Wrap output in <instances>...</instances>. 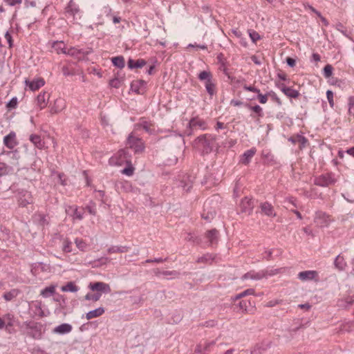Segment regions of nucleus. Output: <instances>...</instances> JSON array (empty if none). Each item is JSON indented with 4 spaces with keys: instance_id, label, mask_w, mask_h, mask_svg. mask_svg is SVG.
Segmentation results:
<instances>
[{
    "instance_id": "1",
    "label": "nucleus",
    "mask_w": 354,
    "mask_h": 354,
    "mask_svg": "<svg viewBox=\"0 0 354 354\" xmlns=\"http://www.w3.org/2000/svg\"><path fill=\"white\" fill-rule=\"evenodd\" d=\"M216 140V136L205 133L196 138L194 146L203 154H208L214 149H217L218 148Z\"/></svg>"
},
{
    "instance_id": "2",
    "label": "nucleus",
    "mask_w": 354,
    "mask_h": 354,
    "mask_svg": "<svg viewBox=\"0 0 354 354\" xmlns=\"http://www.w3.org/2000/svg\"><path fill=\"white\" fill-rule=\"evenodd\" d=\"M198 78L203 82L207 93L210 97L216 93V86L212 74L209 71H203L198 75Z\"/></svg>"
},
{
    "instance_id": "3",
    "label": "nucleus",
    "mask_w": 354,
    "mask_h": 354,
    "mask_svg": "<svg viewBox=\"0 0 354 354\" xmlns=\"http://www.w3.org/2000/svg\"><path fill=\"white\" fill-rule=\"evenodd\" d=\"M64 15L67 19L75 24L78 19L82 18V11L76 2L73 0H70L65 7Z\"/></svg>"
},
{
    "instance_id": "4",
    "label": "nucleus",
    "mask_w": 354,
    "mask_h": 354,
    "mask_svg": "<svg viewBox=\"0 0 354 354\" xmlns=\"http://www.w3.org/2000/svg\"><path fill=\"white\" fill-rule=\"evenodd\" d=\"M22 328L27 335L35 339H39L42 337L41 325L32 321H26L23 323Z\"/></svg>"
},
{
    "instance_id": "5",
    "label": "nucleus",
    "mask_w": 354,
    "mask_h": 354,
    "mask_svg": "<svg viewBox=\"0 0 354 354\" xmlns=\"http://www.w3.org/2000/svg\"><path fill=\"white\" fill-rule=\"evenodd\" d=\"M126 144L135 153H141L145 149V144L143 140L135 136L133 132L129 134Z\"/></svg>"
},
{
    "instance_id": "6",
    "label": "nucleus",
    "mask_w": 354,
    "mask_h": 354,
    "mask_svg": "<svg viewBox=\"0 0 354 354\" xmlns=\"http://www.w3.org/2000/svg\"><path fill=\"white\" fill-rule=\"evenodd\" d=\"M15 322V315L11 313L0 316V330L5 329L8 333H11L10 328L14 326Z\"/></svg>"
},
{
    "instance_id": "7",
    "label": "nucleus",
    "mask_w": 354,
    "mask_h": 354,
    "mask_svg": "<svg viewBox=\"0 0 354 354\" xmlns=\"http://www.w3.org/2000/svg\"><path fill=\"white\" fill-rule=\"evenodd\" d=\"M336 183L335 175L333 173L322 174L316 177L314 183L320 187H328Z\"/></svg>"
},
{
    "instance_id": "8",
    "label": "nucleus",
    "mask_w": 354,
    "mask_h": 354,
    "mask_svg": "<svg viewBox=\"0 0 354 354\" xmlns=\"http://www.w3.org/2000/svg\"><path fill=\"white\" fill-rule=\"evenodd\" d=\"M331 220L328 214L322 211H317L314 216V223L316 226L320 228L329 226Z\"/></svg>"
},
{
    "instance_id": "9",
    "label": "nucleus",
    "mask_w": 354,
    "mask_h": 354,
    "mask_svg": "<svg viewBox=\"0 0 354 354\" xmlns=\"http://www.w3.org/2000/svg\"><path fill=\"white\" fill-rule=\"evenodd\" d=\"M93 53L92 48L86 49H78L75 47H71L67 50L66 55L73 57L79 60L84 59L87 55Z\"/></svg>"
},
{
    "instance_id": "10",
    "label": "nucleus",
    "mask_w": 354,
    "mask_h": 354,
    "mask_svg": "<svg viewBox=\"0 0 354 354\" xmlns=\"http://www.w3.org/2000/svg\"><path fill=\"white\" fill-rule=\"evenodd\" d=\"M272 273L268 274V272L265 270L254 271L251 270L244 274L242 277L243 280L252 279V280H261L263 278H266L268 275H272Z\"/></svg>"
},
{
    "instance_id": "11",
    "label": "nucleus",
    "mask_w": 354,
    "mask_h": 354,
    "mask_svg": "<svg viewBox=\"0 0 354 354\" xmlns=\"http://www.w3.org/2000/svg\"><path fill=\"white\" fill-rule=\"evenodd\" d=\"M18 202L20 206L26 207L33 203V198L30 192L24 189L19 190L17 194Z\"/></svg>"
},
{
    "instance_id": "12",
    "label": "nucleus",
    "mask_w": 354,
    "mask_h": 354,
    "mask_svg": "<svg viewBox=\"0 0 354 354\" xmlns=\"http://www.w3.org/2000/svg\"><path fill=\"white\" fill-rule=\"evenodd\" d=\"M66 213L72 217L73 221H82L84 218V210H80L75 205H69L66 207Z\"/></svg>"
},
{
    "instance_id": "13",
    "label": "nucleus",
    "mask_w": 354,
    "mask_h": 354,
    "mask_svg": "<svg viewBox=\"0 0 354 354\" xmlns=\"http://www.w3.org/2000/svg\"><path fill=\"white\" fill-rule=\"evenodd\" d=\"M88 287L92 291H96L97 292L109 293L111 292L110 286L104 282L91 283Z\"/></svg>"
},
{
    "instance_id": "14",
    "label": "nucleus",
    "mask_w": 354,
    "mask_h": 354,
    "mask_svg": "<svg viewBox=\"0 0 354 354\" xmlns=\"http://www.w3.org/2000/svg\"><path fill=\"white\" fill-rule=\"evenodd\" d=\"M3 142V145L8 149H13L18 145L15 132L10 131L8 135L4 136Z\"/></svg>"
},
{
    "instance_id": "15",
    "label": "nucleus",
    "mask_w": 354,
    "mask_h": 354,
    "mask_svg": "<svg viewBox=\"0 0 354 354\" xmlns=\"http://www.w3.org/2000/svg\"><path fill=\"white\" fill-rule=\"evenodd\" d=\"M147 82L142 80H134L131 83V90L137 94H143L146 90Z\"/></svg>"
},
{
    "instance_id": "16",
    "label": "nucleus",
    "mask_w": 354,
    "mask_h": 354,
    "mask_svg": "<svg viewBox=\"0 0 354 354\" xmlns=\"http://www.w3.org/2000/svg\"><path fill=\"white\" fill-rule=\"evenodd\" d=\"M240 208L241 212L250 214L254 208V203L252 200L248 197H245L241 201Z\"/></svg>"
},
{
    "instance_id": "17",
    "label": "nucleus",
    "mask_w": 354,
    "mask_h": 354,
    "mask_svg": "<svg viewBox=\"0 0 354 354\" xmlns=\"http://www.w3.org/2000/svg\"><path fill=\"white\" fill-rule=\"evenodd\" d=\"M30 309L32 310L34 316H38L39 317H44L47 316L42 309V303L41 301L35 300L31 301L30 304Z\"/></svg>"
},
{
    "instance_id": "18",
    "label": "nucleus",
    "mask_w": 354,
    "mask_h": 354,
    "mask_svg": "<svg viewBox=\"0 0 354 354\" xmlns=\"http://www.w3.org/2000/svg\"><path fill=\"white\" fill-rule=\"evenodd\" d=\"M212 201V200H207L204 203V212L202 214V217L207 221H210L216 215L215 209H210L209 208Z\"/></svg>"
},
{
    "instance_id": "19",
    "label": "nucleus",
    "mask_w": 354,
    "mask_h": 354,
    "mask_svg": "<svg viewBox=\"0 0 354 354\" xmlns=\"http://www.w3.org/2000/svg\"><path fill=\"white\" fill-rule=\"evenodd\" d=\"M205 238L207 240L208 246H213L218 243V231L216 229L210 230L205 233Z\"/></svg>"
},
{
    "instance_id": "20",
    "label": "nucleus",
    "mask_w": 354,
    "mask_h": 354,
    "mask_svg": "<svg viewBox=\"0 0 354 354\" xmlns=\"http://www.w3.org/2000/svg\"><path fill=\"white\" fill-rule=\"evenodd\" d=\"M25 84L29 87L30 91H35L42 87L45 84V81L43 78H37L32 81L26 79Z\"/></svg>"
},
{
    "instance_id": "21",
    "label": "nucleus",
    "mask_w": 354,
    "mask_h": 354,
    "mask_svg": "<svg viewBox=\"0 0 354 354\" xmlns=\"http://www.w3.org/2000/svg\"><path fill=\"white\" fill-rule=\"evenodd\" d=\"M215 344V341L205 342L196 346L195 352L200 354H207Z\"/></svg>"
},
{
    "instance_id": "22",
    "label": "nucleus",
    "mask_w": 354,
    "mask_h": 354,
    "mask_svg": "<svg viewBox=\"0 0 354 354\" xmlns=\"http://www.w3.org/2000/svg\"><path fill=\"white\" fill-rule=\"evenodd\" d=\"M277 86L286 96L290 98H297L299 95L298 91L291 87H288L284 84H279Z\"/></svg>"
},
{
    "instance_id": "23",
    "label": "nucleus",
    "mask_w": 354,
    "mask_h": 354,
    "mask_svg": "<svg viewBox=\"0 0 354 354\" xmlns=\"http://www.w3.org/2000/svg\"><path fill=\"white\" fill-rule=\"evenodd\" d=\"M66 108V102L62 98H58L55 100L53 105L50 107L51 114L59 113Z\"/></svg>"
},
{
    "instance_id": "24",
    "label": "nucleus",
    "mask_w": 354,
    "mask_h": 354,
    "mask_svg": "<svg viewBox=\"0 0 354 354\" xmlns=\"http://www.w3.org/2000/svg\"><path fill=\"white\" fill-rule=\"evenodd\" d=\"M189 125L192 128H198L201 130H206L208 127L207 122L198 117L191 119Z\"/></svg>"
},
{
    "instance_id": "25",
    "label": "nucleus",
    "mask_w": 354,
    "mask_h": 354,
    "mask_svg": "<svg viewBox=\"0 0 354 354\" xmlns=\"http://www.w3.org/2000/svg\"><path fill=\"white\" fill-rule=\"evenodd\" d=\"M318 277V273L315 270H306L299 272L298 278L301 281L313 280Z\"/></svg>"
},
{
    "instance_id": "26",
    "label": "nucleus",
    "mask_w": 354,
    "mask_h": 354,
    "mask_svg": "<svg viewBox=\"0 0 354 354\" xmlns=\"http://www.w3.org/2000/svg\"><path fill=\"white\" fill-rule=\"evenodd\" d=\"M256 151L257 150L255 148H251L245 151L241 155L240 162L245 165H248L250 162L252 158L254 156Z\"/></svg>"
},
{
    "instance_id": "27",
    "label": "nucleus",
    "mask_w": 354,
    "mask_h": 354,
    "mask_svg": "<svg viewBox=\"0 0 354 354\" xmlns=\"http://www.w3.org/2000/svg\"><path fill=\"white\" fill-rule=\"evenodd\" d=\"M261 212L268 216L274 217L276 213L274 212L273 206L268 202H264L260 205Z\"/></svg>"
},
{
    "instance_id": "28",
    "label": "nucleus",
    "mask_w": 354,
    "mask_h": 354,
    "mask_svg": "<svg viewBox=\"0 0 354 354\" xmlns=\"http://www.w3.org/2000/svg\"><path fill=\"white\" fill-rule=\"evenodd\" d=\"M50 95L47 92H41L37 97V103L40 109H43L47 106Z\"/></svg>"
},
{
    "instance_id": "29",
    "label": "nucleus",
    "mask_w": 354,
    "mask_h": 354,
    "mask_svg": "<svg viewBox=\"0 0 354 354\" xmlns=\"http://www.w3.org/2000/svg\"><path fill=\"white\" fill-rule=\"evenodd\" d=\"M245 106L253 111L254 113L250 115L252 118H255L256 117L262 118L263 116V109L259 105L256 104L252 106L248 103H245Z\"/></svg>"
},
{
    "instance_id": "30",
    "label": "nucleus",
    "mask_w": 354,
    "mask_h": 354,
    "mask_svg": "<svg viewBox=\"0 0 354 354\" xmlns=\"http://www.w3.org/2000/svg\"><path fill=\"white\" fill-rule=\"evenodd\" d=\"M73 327L70 324L64 323L53 329V332L57 334L64 335L72 331Z\"/></svg>"
},
{
    "instance_id": "31",
    "label": "nucleus",
    "mask_w": 354,
    "mask_h": 354,
    "mask_svg": "<svg viewBox=\"0 0 354 354\" xmlns=\"http://www.w3.org/2000/svg\"><path fill=\"white\" fill-rule=\"evenodd\" d=\"M288 141L293 144L299 142V148L303 149L306 147L308 140L302 134H297L296 136L290 137Z\"/></svg>"
},
{
    "instance_id": "32",
    "label": "nucleus",
    "mask_w": 354,
    "mask_h": 354,
    "mask_svg": "<svg viewBox=\"0 0 354 354\" xmlns=\"http://www.w3.org/2000/svg\"><path fill=\"white\" fill-rule=\"evenodd\" d=\"M151 123L149 122H147L146 120H142L140 122L137 124L136 126L137 127H140L143 130H145L147 133L149 135H156V130L154 128H151Z\"/></svg>"
},
{
    "instance_id": "33",
    "label": "nucleus",
    "mask_w": 354,
    "mask_h": 354,
    "mask_svg": "<svg viewBox=\"0 0 354 354\" xmlns=\"http://www.w3.org/2000/svg\"><path fill=\"white\" fill-rule=\"evenodd\" d=\"M56 285H50L43 288L40 292V295L44 298H48L51 296H54L56 293Z\"/></svg>"
},
{
    "instance_id": "34",
    "label": "nucleus",
    "mask_w": 354,
    "mask_h": 354,
    "mask_svg": "<svg viewBox=\"0 0 354 354\" xmlns=\"http://www.w3.org/2000/svg\"><path fill=\"white\" fill-rule=\"evenodd\" d=\"M193 181L192 179V176H184L183 178L180 180L179 186L183 188V189L185 192H189L192 187Z\"/></svg>"
},
{
    "instance_id": "35",
    "label": "nucleus",
    "mask_w": 354,
    "mask_h": 354,
    "mask_svg": "<svg viewBox=\"0 0 354 354\" xmlns=\"http://www.w3.org/2000/svg\"><path fill=\"white\" fill-rule=\"evenodd\" d=\"M30 141L39 149H42L45 146V142L41 136L37 134H31L30 136Z\"/></svg>"
},
{
    "instance_id": "36",
    "label": "nucleus",
    "mask_w": 354,
    "mask_h": 354,
    "mask_svg": "<svg viewBox=\"0 0 354 354\" xmlns=\"http://www.w3.org/2000/svg\"><path fill=\"white\" fill-rule=\"evenodd\" d=\"M105 312L104 308L103 307H99L94 310L88 311L86 314V318L87 319H91L93 318L98 317L101 315H102Z\"/></svg>"
},
{
    "instance_id": "37",
    "label": "nucleus",
    "mask_w": 354,
    "mask_h": 354,
    "mask_svg": "<svg viewBox=\"0 0 354 354\" xmlns=\"http://www.w3.org/2000/svg\"><path fill=\"white\" fill-rule=\"evenodd\" d=\"M129 250V247L126 245H112L107 249V253H124L128 252Z\"/></svg>"
},
{
    "instance_id": "38",
    "label": "nucleus",
    "mask_w": 354,
    "mask_h": 354,
    "mask_svg": "<svg viewBox=\"0 0 354 354\" xmlns=\"http://www.w3.org/2000/svg\"><path fill=\"white\" fill-rule=\"evenodd\" d=\"M335 267L339 271H343L346 267L344 258L340 254L337 255L334 261Z\"/></svg>"
},
{
    "instance_id": "39",
    "label": "nucleus",
    "mask_w": 354,
    "mask_h": 354,
    "mask_svg": "<svg viewBox=\"0 0 354 354\" xmlns=\"http://www.w3.org/2000/svg\"><path fill=\"white\" fill-rule=\"evenodd\" d=\"M147 62L144 59H137L136 61L129 59L127 62L128 67L130 69L142 68L145 66Z\"/></svg>"
},
{
    "instance_id": "40",
    "label": "nucleus",
    "mask_w": 354,
    "mask_h": 354,
    "mask_svg": "<svg viewBox=\"0 0 354 354\" xmlns=\"http://www.w3.org/2000/svg\"><path fill=\"white\" fill-rule=\"evenodd\" d=\"M52 47L58 54L63 53L66 55L67 50L66 49L65 44L62 41H54L53 43Z\"/></svg>"
},
{
    "instance_id": "41",
    "label": "nucleus",
    "mask_w": 354,
    "mask_h": 354,
    "mask_svg": "<svg viewBox=\"0 0 354 354\" xmlns=\"http://www.w3.org/2000/svg\"><path fill=\"white\" fill-rule=\"evenodd\" d=\"M215 255L211 253H206L203 256L198 257L196 260L197 263H212V262L214 260Z\"/></svg>"
},
{
    "instance_id": "42",
    "label": "nucleus",
    "mask_w": 354,
    "mask_h": 354,
    "mask_svg": "<svg viewBox=\"0 0 354 354\" xmlns=\"http://www.w3.org/2000/svg\"><path fill=\"white\" fill-rule=\"evenodd\" d=\"M79 290V287L73 281L68 282L66 285L61 287V290L62 292H76Z\"/></svg>"
},
{
    "instance_id": "43",
    "label": "nucleus",
    "mask_w": 354,
    "mask_h": 354,
    "mask_svg": "<svg viewBox=\"0 0 354 354\" xmlns=\"http://www.w3.org/2000/svg\"><path fill=\"white\" fill-rule=\"evenodd\" d=\"M19 292H20L18 289H12L8 292H4L3 295V297L6 301H10L16 298L19 294Z\"/></svg>"
},
{
    "instance_id": "44",
    "label": "nucleus",
    "mask_w": 354,
    "mask_h": 354,
    "mask_svg": "<svg viewBox=\"0 0 354 354\" xmlns=\"http://www.w3.org/2000/svg\"><path fill=\"white\" fill-rule=\"evenodd\" d=\"M62 250L65 253H70L73 251V243L68 238L62 239Z\"/></svg>"
},
{
    "instance_id": "45",
    "label": "nucleus",
    "mask_w": 354,
    "mask_h": 354,
    "mask_svg": "<svg viewBox=\"0 0 354 354\" xmlns=\"http://www.w3.org/2000/svg\"><path fill=\"white\" fill-rule=\"evenodd\" d=\"M112 64L118 68H123L125 66L124 58L123 56H116L111 58Z\"/></svg>"
},
{
    "instance_id": "46",
    "label": "nucleus",
    "mask_w": 354,
    "mask_h": 354,
    "mask_svg": "<svg viewBox=\"0 0 354 354\" xmlns=\"http://www.w3.org/2000/svg\"><path fill=\"white\" fill-rule=\"evenodd\" d=\"M35 219L38 224L41 226H46L49 224L48 218L47 215L44 214H38L35 216Z\"/></svg>"
},
{
    "instance_id": "47",
    "label": "nucleus",
    "mask_w": 354,
    "mask_h": 354,
    "mask_svg": "<svg viewBox=\"0 0 354 354\" xmlns=\"http://www.w3.org/2000/svg\"><path fill=\"white\" fill-rule=\"evenodd\" d=\"M13 171V168L4 162H0V176L8 175Z\"/></svg>"
},
{
    "instance_id": "48",
    "label": "nucleus",
    "mask_w": 354,
    "mask_h": 354,
    "mask_svg": "<svg viewBox=\"0 0 354 354\" xmlns=\"http://www.w3.org/2000/svg\"><path fill=\"white\" fill-rule=\"evenodd\" d=\"M75 243L76 247L82 252H85L88 248V244L82 239L76 238Z\"/></svg>"
},
{
    "instance_id": "49",
    "label": "nucleus",
    "mask_w": 354,
    "mask_h": 354,
    "mask_svg": "<svg viewBox=\"0 0 354 354\" xmlns=\"http://www.w3.org/2000/svg\"><path fill=\"white\" fill-rule=\"evenodd\" d=\"M102 296V293L100 292H95V293H91V292H88L86 295H85V300H87V301H98L100 297Z\"/></svg>"
},
{
    "instance_id": "50",
    "label": "nucleus",
    "mask_w": 354,
    "mask_h": 354,
    "mask_svg": "<svg viewBox=\"0 0 354 354\" xmlns=\"http://www.w3.org/2000/svg\"><path fill=\"white\" fill-rule=\"evenodd\" d=\"M161 274L162 276L165 277L167 279L176 278L180 274V273L176 270L162 271Z\"/></svg>"
},
{
    "instance_id": "51",
    "label": "nucleus",
    "mask_w": 354,
    "mask_h": 354,
    "mask_svg": "<svg viewBox=\"0 0 354 354\" xmlns=\"http://www.w3.org/2000/svg\"><path fill=\"white\" fill-rule=\"evenodd\" d=\"M254 290L253 288H248L247 290H245L244 291L241 292L239 294H237L234 297V300L239 299L243 297H246L248 295H254Z\"/></svg>"
},
{
    "instance_id": "52",
    "label": "nucleus",
    "mask_w": 354,
    "mask_h": 354,
    "mask_svg": "<svg viewBox=\"0 0 354 354\" xmlns=\"http://www.w3.org/2000/svg\"><path fill=\"white\" fill-rule=\"evenodd\" d=\"M67 306V301L66 300L62 301L60 303H58V306L55 310V313H64V310Z\"/></svg>"
},
{
    "instance_id": "53",
    "label": "nucleus",
    "mask_w": 354,
    "mask_h": 354,
    "mask_svg": "<svg viewBox=\"0 0 354 354\" xmlns=\"http://www.w3.org/2000/svg\"><path fill=\"white\" fill-rule=\"evenodd\" d=\"M333 68L330 64H326L323 69V75L325 78H329L333 75Z\"/></svg>"
},
{
    "instance_id": "54",
    "label": "nucleus",
    "mask_w": 354,
    "mask_h": 354,
    "mask_svg": "<svg viewBox=\"0 0 354 354\" xmlns=\"http://www.w3.org/2000/svg\"><path fill=\"white\" fill-rule=\"evenodd\" d=\"M268 95H269V97L273 100L279 106H281V100L279 99V97L277 96V95L272 91H270L269 92H268Z\"/></svg>"
},
{
    "instance_id": "55",
    "label": "nucleus",
    "mask_w": 354,
    "mask_h": 354,
    "mask_svg": "<svg viewBox=\"0 0 354 354\" xmlns=\"http://www.w3.org/2000/svg\"><path fill=\"white\" fill-rule=\"evenodd\" d=\"M120 85L121 80L118 78H113L109 81V86L113 88H118Z\"/></svg>"
},
{
    "instance_id": "56",
    "label": "nucleus",
    "mask_w": 354,
    "mask_h": 354,
    "mask_svg": "<svg viewBox=\"0 0 354 354\" xmlns=\"http://www.w3.org/2000/svg\"><path fill=\"white\" fill-rule=\"evenodd\" d=\"M102 12L107 17H110L112 15V9L109 5L104 6L102 9Z\"/></svg>"
},
{
    "instance_id": "57",
    "label": "nucleus",
    "mask_w": 354,
    "mask_h": 354,
    "mask_svg": "<svg viewBox=\"0 0 354 354\" xmlns=\"http://www.w3.org/2000/svg\"><path fill=\"white\" fill-rule=\"evenodd\" d=\"M326 97L330 106L333 108L334 106L333 93L331 91L328 90L326 91Z\"/></svg>"
},
{
    "instance_id": "58",
    "label": "nucleus",
    "mask_w": 354,
    "mask_h": 354,
    "mask_svg": "<svg viewBox=\"0 0 354 354\" xmlns=\"http://www.w3.org/2000/svg\"><path fill=\"white\" fill-rule=\"evenodd\" d=\"M17 98L14 97L8 102L7 107L10 109H15L17 107Z\"/></svg>"
},
{
    "instance_id": "59",
    "label": "nucleus",
    "mask_w": 354,
    "mask_h": 354,
    "mask_svg": "<svg viewBox=\"0 0 354 354\" xmlns=\"http://www.w3.org/2000/svg\"><path fill=\"white\" fill-rule=\"evenodd\" d=\"M133 167L132 166H129L122 170V174H125L128 176H131L133 174Z\"/></svg>"
},
{
    "instance_id": "60",
    "label": "nucleus",
    "mask_w": 354,
    "mask_h": 354,
    "mask_svg": "<svg viewBox=\"0 0 354 354\" xmlns=\"http://www.w3.org/2000/svg\"><path fill=\"white\" fill-rule=\"evenodd\" d=\"M269 95H268V93L265 95L261 94L260 92L257 94V98L259 100V102L261 104H265L268 101V97Z\"/></svg>"
},
{
    "instance_id": "61",
    "label": "nucleus",
    "mask_w": 354,
    "mask_h": 354,
    "mask_svg": "<svg viewBox=\"0 0 354 354\" xmlns=\"http://www.w3.org/2000/svg\"><path fill=\"white\" fill-rule=\"evenodd\" d=\"M243 89L245 90V91H251V92H253V93H259L260 90L259 88H257V87L254 86H248V85H244L243 86Z\"/></svg>"
},
{
    "instance_id": "62",
    "label": "nucleus",
    "mask_w": 354,
    "mask_h": 354,
    "mask_svg": "<svg viewBox=\"0 0 354 354\" xmlns=\"http://www.w3.org/2000/svg\"><path fill=\"white\" fill-rule=\"evenodd\" d=\"M187 48H196V49L205 50L207 47L205 44H188Z\"/></svg>"
},
{
    "instance_id": "63",
    "label": "nucleus",
    "mask_w": 354,
    "mask_h": 354,
    "mask_svg": "<svg viewBox=\"0 0 354 354\" xmlns=\"http://www.w3.org/2000/svg\"><path fill=\"white\" fill-rule=\"evenodd\" d=\"M248 304H250V301L243 300L239 303V306L240 309L246 310Z\"/></svg>"
},
{
    "instance_id": "64",
    "label": "nucleus",
    "mask_w": 354,
    "mask_h": 354,
    "mask_svg": "<svg viewBox=\"0 0 354 354\" xmlns=\"http://www.w3.org/2000/svg\"><path fill=\"white\" fill-rule=\"evenodd\" d=\"M118 155L120 158H123V159H126L127 156L129 155V152H128V151L127 149H120V150L118 151Z\"/></svg>"
}]
</instances>
